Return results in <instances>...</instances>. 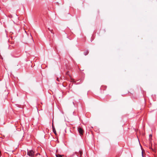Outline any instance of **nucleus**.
Masks as SVG:
<instances>
[{
    "mask_svg": "<svg viewBox=\"0 0 157 157\" xmlns=\"http://www.w3.org/2000/svg\"><path fill=\"white\" fill-rule=\"evenodd\" d=\"M50 32H51L52 33V34H54V33L53 32V30H52V29L50 30Z\"/></svg>",
    "mask_w": 157,
    "mask_h": 157,
    "instance_id": "obj_9",
    "label": "nucleus"
},
{
    "mask_svg": "<svg viewBox=\"0 0 157 157\" xmlns=\"http://www.w3.org/2000/svg\"><path fill=\"white\" fill-rule=\"evenodd\" d=\"M150 149H151L154 152H155V150H156V147H155L154 146V147H153V146L152 145L151 146V147H150Z\"/></svg>",
    "mask_w": 157,
    "mask_h": 157,
    "instance_id": "obj_5",
    "label": "nucleus"
},
{
    "mask_svg": "<svg viewBox=\"0 0 157 157\" xmlns=\"http://www.w3.org/2000/svg\"><path fill=\"white\" fill-rule=\"evenodd\" d=\"M56 80L57 81H58L59 82V78H56Z\"/></svg>",
    "mask_w": 157,
    "mask_h": 157,
    "instance_id": "obj_10",
    "label": "nucleus"
},
{
    "mask_svg": "<svg viewBox=\"0 0 157 157\" xmlns=\"http://www.w3.org/2000/svg\"><path fill=\"white\" fill-rule=\"evenodd\" d=\"M35 152L33 150L28 151V150L27 155L31 157H33L34 155Z\"/></svg>",
    "mask_w": 157,
    "mask_h": 157,
    "instance_id": "obj_1",
    "label": "nucleus"
},
{
    "mask_svg": "<svg viewBox=\"0 0 157 157\" xmlns=\"http://www.w3.org/2000/svg\"><path fill=\"white\" fill-rule=\"evenodd\" d=\"M142 156H143V157H144L143 155V151H142Z\"/></svg>",
    "mask_w": 157,
    "mask_h": 157,
    "instance_id": "obj_11",
    "label": "nucleus"
},
{
    "mask_svg": "<svg viewBox=\"0 0 157 157\" xmlns=\"http://www.w3.org/2000/svg\"><path fill=\"white\" fill-rule=\"evenodd\" d=\"M79 152L80 154V155L79 157H82V151H80Z\"/></svg>",
    "mask_w": 157,
    "mask_h": 157,
    "instance_id": "obj_7",
    "label": "nucleus"
},
{
    "mask_svg": "<svg viewBox=\"0 0 157 157\" xmlns=\"http://www.w3.org/2000/svg\"><path fill=\"white\" fill-rule=\"evenodd\" d=\"M56 157H62V156L59 154L56 155Z\"/></svg>",
    "mask_w": 157,
    "mask_h": 157,
    "instance_id": "obj_8",
    "label": "nucleus"
},
{
    "mask_svg": "<svg viewBox=\"0 0 157 157\" xmlns=\"http://www.w3.org/2000/svg\"><path fill=\"white\" fill-rule=\"evenodd\" d=\"M78 131L81 136L83 135L84 132L82 128L80 127H78Z\"/></svg>",
    "mask_w": 157,
    "mask_h": 157,
    "instance_id": "obj_2",
    "label": "nucleus"
},
{
    "mask_svg": "<svg viewBox=\"0 0 157 157\" xmlns=\"http://www.w3.org/2000/svg\"><path fill=\"white\" fill-rule=\"evenodd\" d=\"M107 88V86L105 85H102L100 88V90H105Z\"/></svg>",
    "mask_w": 157,
    "mask_h": 157,
    "instance_id": "obj_3",
    "label": "nucleus"
},
{
    "mask_svg": "<svg viewBox=\"0 0 157 157\" xmlns=\"http://www.w3.org/2000/svg\"><path fill=\"white\" fill-rule=\"evenodd\" d=\"M89 53V51L88 50H86L84 52V54L85 55H87Z\"/></svg>",
    "mask_w": 157,
    "mask_h": 157,
    "instance_id": "obj_6",
    "label": "nucleus"
},
{
    "mask_svg": "<svg viewBox=\"0 0 157 157\" xmlns=\"http://www.w3.org/2000/svg\"><path fill=\"white\" fill-rule=\"evenodd\" d=\"M68 72H67L66 73V74L67 75H68Z\"/></svg>",
    "mask_w": 157,
    "mask_h": 157,
    "instance_id": "obj_13",
    "label": "nucleus"
},
{
    "mask_svg": "<svg viewBox=\"0 0 157 157\" xmlns=\"http://www.w3.org/2000/svg\"><path fill=\"white\" fill-rule=\"evenodd\" d=\"M48 29L50 31V30H51V29H50L49 28H48Z\"/></svg>",
    "mask_w": 157,
    "mask_h": 157,
    "instance_id": "obj_12",
    "label": "nucleus"
},
{
    "mask_svg": "<svg viewBox=\"0 0 157 157\" xmlns=\"http://www.w3.org/2000/svg\"><path fill=\"white\" fill-rule=\"evenodd\" d=\"M52 128L53 129V131L55 135H56V132L55 129V128L54 127V126L53 125V123L52 125Z\"/></svg>",
    "mask_w": 157,
    "mask_h": 157,
    "instance_id": "obj_4",
    "label": "nucleus"
}]
</instances>
